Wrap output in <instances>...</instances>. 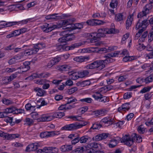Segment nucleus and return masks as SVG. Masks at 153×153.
<instances>
[{
    "label": "nucleus",
    "mask_w": 153,
    "mask_h": 153,
    "mask_svg": "<svg viewBox=\"0 0 153 153\" xmlns=\"http://www.w3.org/2000/svg\"><path fill=\"white\" fill-rule=\"evenodd\" d=\"M88 109V107L85 106L80 108L79 110L80 111L81 113L82 114L86 112Z\"/></svg>",
    "instance_id": "nucleus-62"
},
{
    "label": "nucleus",
    "mask_w": 153,
    "mask_h": 153,
    "mask_svg": "<svg viewBox=\"0 0 153 153\" xmlns=\"http://www.w3.org/2000/svg\"><path fill=\"white\" fill-rule=\"evenodd\" d=\"M79 137L78 135L74 138L73 140L71 141V143L72 145H75L76 143L79 141Z\"/></svg>",
    "instance_id": "nucleus-53"
},
{
    "label": "nucleus",
    "mask_w": 153,
    "mask_h": 153,
    "mask_svg": "<svg viewBox=\"0 0 153 153\" xmlns=\"http://www.w3.org/2000/svg\"><path fill=\"white\" fill-rule=\"evenodd\" d=\"M37 143H32L26 147V151L30 152L36 150L37 149Z\"/></svg>",
    "instance_id": "nucleus-13"
},
{
    "label": "nucleus",
    "mask_w": 153,
    "mask_h": 153,
    "mask_svg": "<svg viewBox=\"0 0 153 153\" xmlns=\"http://www.w3.org/2000/svg\"><path fill=\"white\" fill-rule=\"evenodd\" d=\"M133 59L132 57H130L128 55L126 56L123 59V61L125 62L128 61H132Z\"/></svg>",
    "instance_id": "nucleus-59"
},
{
    "label": "nucleus",
    "mask_w": 153,
    "mask_h": 153,
    "mask_svg": "<svg viewBox=\"0 0 153 153\" xmlns=\"http://www.w3.org/2000/svg\"><path fill=\"white\" fill-rule=\"evenodd\" d=\"M4 120L7 123H9L10 125L13 126L14 125V122H13V118L8 117L7 115V117H5Z\"/></svg>",
    "instance_id": "nucleus-32"
},
{
    "label": "nucleus",
    "mask_w": 153,
    "mask_h": 153,
    "mask_svg": "<svg viewBox=\"0 0 153 153\" xmlns=\"http://www.w3.org/2000/svg\"><path fill=\"white\" fill-rule=\"evenodd\" d=\"M86 57L83 56L76 57L74 58V60L78 62H82L86 59Z\"/></svg>",
    "instance_id": "nucleus-38"
},
{
    "label": "nucleus",
    "mask_w": 153,
    "mask_h": 153,
    "mask_svg": "<svg viewBox=\"0 0 153 153\" xmlns=\"http://www.w3.org/2000/svg\"><path fill=\"white\" fill-rule=\"evenodd\" d=\"M45 25L47 26V30H46V33L50 32L53 30L54 29L58 27L56 25H53L52 26L49 25L48 24H45Z\"/></svg>",
    "instance_id": "nucleus-27"
},
{
    "label": "nucleus",
    "mask_w": 153,
    "mask_h": 153,
    "mask_svg": "<svg viewBox=\"0 0 153 153\" xmlns=\"http://www.w3.org/2000/svg\"><path fill=\"white\" fill-rule=\"evenodd\" d=\"M48 135V131L41 133L40 134V137L42 138L49 137Z\"/></svg>",
    "instance_id": "nucleus-61"
},
{
    "label": "nucleus",
    "mask_w": 153,
    "mask_h": 153,
    "mask_svg": "<svg viewBox=\"0 0 153 153\" xmlns=\"http://www.w3.org/2000/svg\"><path fill=\"white\" fill-rule=\"evenodd\" d=\"M102 127L101 124L100 123V124H94L90 128L89 130V131L92 132V130H99Z\"/></svg>",
    "instance_id": "nucleus-22"
},
{
    "label": "nucleus",
    "mask_w": 153,
    "mask_h": 153,
    "mask_svg": "<svg viewBox=\"0 0 153 153\" xmlns=\"http://www.w3.org/2000/svg\"><path fill=\"white\" fill-rule=\"evenodd\" d=\"M96 94L92 95V96L94 97L95 100H99L100 98L102 96V95L99 92H96Z\"/></svg>",
    "instance_id": "nucleus-45"
},
{
    "label": "nucleus",
    "mask_w": 153,
    "mask_h": 153,
    "mask_svg": "<svg viewBox=\"0 0 153 153\" xmlns=\"http://www.w3.org/2000/svg\"><path fill=\"white\" fill-rule=\"evenodd\" d=\"M72 146L71 145H65L62 146L61 147V150L62 152H67L72 150Z\"/></svg>",
    "instance_id": "nucleus-18"
},
{
    "label": "nucleus",
    "mask_w": 153,
    "mask_h": 153,
    "mask_svg": "<svg viewBox=\"0 0 153 153\" xmlns=\"http://www.w3.org/2000/svg\"><path fill=\"white\" fill-rule=\"evenodd\" d=\"M106 112V110L104 109H100L95 111L94 112V114L96 116L99 115H102L104 114Z\"/></svg>",
    "instance_id": "nucleus-37"
},
{
    "label": "nucleus",
    "mask_w": 153,
    "mask_h": 153,
    "mask_svg": "<svg viewBox=\"0 0 153 153\" xmlns=\"http://www.w3.org/2000/svg\"><path fill=\"white\" fill-rule=\"evenodd\" d=\"M98 144L96 143L93 142L88 144L87 146L89 148H97L98 147Z\"/></svg>",
    "instance_id": "nucleus-41"
},
{
    "label": "nucleus",
    "mask_w": 153,
    "mask_h": 153,
    "mask_svg": "<svg viewBox=\"0 0 153 153\" xmlns=\"http://www.w3.org/2000/svg\"><path fill=\"white\" fill-rule=\"evenodd\" d=\"M62 36V37L59 38L58 41L60 42V44H62L63 45H65L66 44L67 42L71 41L74 40L75 38V36Z\"/></svg>",
    "instance_id": "nucleus-7"
},
{
    "label": "nucleus",
    "mask_w": 153,
    "mask_h": 153,
    "mask_svg": "<svg viewBox=\"0 0 153 153\" xmlns=\"http://www.w3.org/2000/svg\"><path fill=\"white\" fill-rule=\"evenodd\" d=\"M41 45L40 44L35 45L32 48L30 49L25 50L24 53V55H30L36 53L40 48Z\"/></svg>",
    "instance_id": "nucleus-4"
},
{
    "label": "nucleus",
    "mask_w": 153,
    "mask_h": 153,
    "mask_svg": "<svg viewBox=\"0 0 153 153\" xmlns=\"http://www.w3.org/2000/svg\"><path fill=\"white\" fill-rule=\"evenodd\" d=\"M153 80V74H151L148 77L144 79V82L146 83L152 82Z\"/></svg>",
    "instance_id": "nucleus-35"
},
{
    "label": "nucleus",
    "mask_w": 153,
    "mask_h": 153,
    "mask_svg": "<svg viewBox=\"0 0 153 153\" xmlns=\"http://www.w3.org/2000/svg\"><path fill=\"white\" fill-rule=\"evenodd\" d=\"M152 3H150L148 4H146L144 8V9L146 12V13H149V11L152 8L153 6Z\"/></svg>",
    "instance_id": "nucleus-34"
},
{
    "label": "nucleus",
    "mask_w": 153,
    "mask_h": 153,
    "mask_svg": "<svg viewBox=\"0 0 153 153\" xmlns=\"http://www.w3.org/2000/svg\"><path fill=\"white\" fill-rule=\"evenodd\" d=\"M148 41L151 42L153 40V28H152L148 35Z\"/></svg>",
    "instance_id": "nucleus-39"
},
{
    "label": "nucleus",
    "mask_w": 153,
    "mask_h": 153,
    "mask_svg": "<svg viewBox=\"0 0 153 153\" xmlns=\"http://www.w3.org/2000/svg\"><path fill=\"white\" fill-rule=\"evenodd\" d=\"M2 102L3 103L6 105H9L13 103V102L5 98L3 99Z\"/></svg>",
    "instance_id": "nucleus-54"
},
{
    "label": "nucleus",
    "mask_w": 153,
    "mask_h": 153,
    "mask_svg": "<svg viewBox=\"0 0 153 153\" xmlns=\"http://www.w3.org/2000/svg\"><path fill=\"white\" fill-rule=\"evenodd\" d=\"M106 34H115L119 32V30L113 28H106L105 30Z\"/></svg>",
    "instance_id": "nucleus-25"
},
{
    "label": "nucleus",
    "mask_w": 153,
    "mask_h": 153,
    "mask_svg": "<svg viewBox=\"0 0 153 153\" xmlns=\"http://www.w3.org/2000/svg\"><path fill=\"white\" fill-rule=\"evenodd\" d=\"M60 34L62 35L63 36H71L72 37V36H74L73 34H69L68 33V31L67 30H64L62 31Z\"/></svg>",
    "instance_id": "nucleus-48"
},
{
    "label": "nucleus",
    "mask_w": 153,
    "mask_h": 153,
    "mask_svg": "<svg viewBox=\"0 0 153 153\" xmlns=\"http://www.w3.org/2000/svg\"><path fill=\"white\" fill-rule=\"evenodd\" d=\"M118 4V2L117 0H112L110 3V6L113 8H115Z\"/></svg>",
    "instance_id": "nucleus-47"
},
{
    "label": "nucleus",
    "mask_w": 153,
    "mask_h": 153,
    "mask_svg": "<svg viewBox=\"0 0 153 153\" xmlns=\"http://www.w3.org/2000/svg\"><path fill=\"white\" fill-rule=\"evenodd\" d=\"M75 24L72 23L70 24L68 22V25L65 28V29H70L68 30L71 31L75 29ZM65 29V28H64Z\"/></svg>",
    "instance_id": "nucleus-43"
},
{
    "label": "nucleus",
    "mask_w": 153,
    "mask_h": 153,
    "mask_svg": "<svg viewBox=\"0 0 153 153\" xmlns=\"http://www.w3.org/2000/svg\"><path fill=\"white\" fill-rule=\"evenodd\" d=\"M61 58L59 57H56L55 58H53L51 59V60L53 61L54 65H55L59 61L61 60Z\"/></svg>",
    "instance_id": "nucleus-63"
},
{
    "label": "nucleus",
    "mask_w": 153,
    "mask_h": 153,
    "mask_svg": "<svg viewBox=\"0 0 153 153\" xmlns=\"http://www.w3.org/2000/svg\"><path fill=\"white\" fill-rule=\"evenodd\" d=\"M147 14L148 13H146V12L144 9L138 13L137 17L139 19L136 24V28L140 25H142L144 28L145 27H147L149 25L148 20L144 18Z\"/></svg>",
    "instance_id": "nucleus-2"
},
{
    "label": "nucleus",
    "mask_w": 153,
    "mask_h": 153,
    "mask_svg": "<svg viewBox=\"0 0 153 153\" xmlns=\"http://www.w3.org/2000/svg\"><path fill=\"white\" fill-rule=\"evenodd\" d=\"M30 115L33 119H38V114L36 112H32L31 113Z\"/></svg>",
    "instance_id": "nucleus-60"
},
{
    "label": "nucleus",
    "mask_w": 153,
    "mask_h": 153,
    "mask_svg": "<svg viewBox=\"0 0 153 153\" xmlns=\"http://www.w3.org/2000/svg\"><path fill=\"white\" fill-rule=\"evenodd\" d=\"M112 121V120L111 118L105 117L101 120L100 123L101 124L102 126L103 123L107 124V126H108L109 125H111L113 123Z\"/></svg>",
    "instance_id": "nucleus-14"
},
{
    "label": "nucleus",
    "mask_w": 153,
    "mask_h": 153,
    "mask_svg": "<svg viewBox=\"0 0 153 153\" xmlns=\"http://www.w3.org/2000/svg\"><path fill=\"white\" fill-rule=\"evenodd\" d=\"M83 45V43L81 42H79L73 44H72L70 46H67L66 50L68 51L74 49L75 48H77L79 46H82Z\"/></svg>",
    "instance_id": "nucleus-19"
},
{
    "label": "nucleus",
    "mask_w": 153,
    "mask_h": 153,
    "mask_svg": "<svg viewBox=\"0 0 153 153\" xmlns=\"http://www.w3.org/2000/svg\"><path fill=\"white\" fill-rule=\"evenodd\" d=\"M115 19L117 22H120L125 19V17L122 13H118L116 15Z\"/></svg>",
    "instance_id": "nucleus-24"
},
{
    "label": "nucleus",
    "mask_w": 153,
    "mask_h": 153,
    "mask_svg": "<svg viewBox=\"0 0 153 153\" xmlns=\"http://www.w3.org/2000/svg\"><path fill=\"white\" fill-rule=\"evenodd\" d=\"M133 135V139H134V138L135 139L136 138L137 141L138 142V143H140L142 141V138L141 136L138 135L136 133H134Z\"/></svg>",
    "instance_id": "nucleus-40"
},
{
    "label": "nucleus",
    "mask_w": 153,
    "mask_h": 153,
    "mask_svg": "<svg viewBox=\"0 0 153 153\" xmlns=\"http://www.w3.org/2000/svg\"><path fill=\"white\" fill-rule=\"evenodd\" d=\"M77 101L76 99L74 97H69L68 98V101L67 102V104H69Z\"/></svg>",
    "instance_id": "nucleus-44"
},
{
    "label": "nucleus",
    "mask_w": 153,
    "mask_h": 153,
    "mask_svg": "<svg viewBox=\"0 0 153 153\" xmlns=\"http://www.w3.org/2000/svg\"><path fill=\"white\" fill-rule=\"evenodd\" d=\"M132 16L130 15L128 17L126 21V27L127 29H128L131 25L132 22L133 20Z\"/></svg>",
    "instance_id": "nucleus-20"
},
{
    "label": "nucleus",
    "mask_w": 153,
    "mask_h": 153,
    "mask_svg": "<svg viewBox=\"0 0 153 153\" xmlns=\"http://www.w3.org/2000/svg\"><path fill=\"white\" fill-rule=\"evenodd\" d=\"M106 61L103 60H97L85 66L84 68L87 69H93L97 68L101 70L105 67L107 64Z\"/></svg>",
    "instance_id": "nucleus-1"
},
{
    "label": "nucleus",
    "mask_w": 153,
    "mask_h": 153,
    "mask_svg": "<svg viewBox=\"0 0 153 153\" xmlns=\"http://www.w3.org/2000/svg\"><path fill=\"white\" fill-rule=\"evenodd\" d=\"M118 141L115 139H112L111 140L110 143L109 145V147L111 148L114 147L117 144Z\"/></svg>",
    "instance_id": "nucleus-36"
},
{
    "label": "nucleus",
    "mask_w": 153,
    "mask_h": 153,
    "mask_svg": "<svg viewBox=\"0 0 153 153\" xmlns=\"http://www.w3.org/2000/svg\"><path fill=\"white\" fill-rule=\"evenodd\" d=\"M79 142L81 143H85L91 140V138L88 136H83L79 138Z\"/></svg>",
    "instance_id": "nucleus-26"
},
{
    "label": "nucleus",
    "mask_w": 153,
    "mask_h": 153,
    "mask_svg": "<svg viewBox=\"0 0 153 153\" xmlns=\"http://www.w3.org/2000/svg\"><path fill=\"white\" fill-rule=\"evenodd\" d=\"M21 33L19 30H16L10 33V34L7 35L6 37L7 38H10L11 37H15L20 35Z\"/></svg>",
    "instance_id": "nucleus-15"
},
{
    "label": "nucleus",
    "mask_w": 153,
    "mask_h": 153,
    "mask_svg": "<svg viewBox=\"0 0 153 153\" xmlns=\"http://www.w3.org/2000/svg\"><path fill=\"white\" fill-rule=\"evenodd\" d=\"M119 51H115L114 53H108L104 56V57L105 58V60L106 61L107 64L114 62L115 60L112 58V57H116L119 55Z\"/></svg>",
    "instance_id": "nucleus-5"
},
{
    "label": "nucleus",
    "mask_w": 153,
    "mask_h": 153,
    "mask_svg": "<svg viewBox=\"0 0 153 153\" xmlns=\"http://www.w3.org/2000/svg\"><path fill=\"white\" fill-rule=\"evenodd\" d=\"M44 153H56L58 151V149L56 147H45L43 148Z\"/></svg>",
    "instance_id": "nucleus-10"
},
{
    "label": "nucleus",
    "mask_w": 153,
    "mask_h": 153,
    "mask_svg": "<svg viewBox=\"0 0 153 153\" xmlns=\"http://www.w3.org/2000/svg\"><path fill=\"white\" fill-rule=\"evenodd\" d=\"M34 91L36 92H37V95L39 96H42L46 93L45 91L44 90L41 88L36 87L34 88Z\"/></svg>",
    "instance_id": "nucleus-16"
},
{
    "label": "nucleus",
    "mask_w": 153,
    "mask_h": 153,
    "mask_svg": "<svg viewBox=\"0 0 153 153\" xmlns=\"http://www.w3.org/2000/svg\"><path fill=\"white\" fill-rule=\"evenodd\" d=\"M18 57H15L10 59L8 61V63L10 65H12L15 64L16 63L19 62L18 60Z\"/></svg>",
    "instance_id": "nucleus-31"
},
{
    "label": "nucleus",
    "mask_w": 153,
    "mask_h": 153,
    "mask_svg": "<svg viewBox=\"0 0 153 153\" xmlns=\"http://www.w3.org/2000/svg\"><path fill=\"white\" fill-rule=\"evenodd\" d=\"M64 115L65 114L64 112H57L55 113L53 116V118L55 117L60 118L64 116Z\"/></svg>",
    "instance_id": "nucleus-33"
},
{
    "label": "nucleus",
    "mask_w": 153,
    "mask_h": 153,
    "mask_svg": "<svg viewBox=\"0 0 153 153\" xmlns=\"http://www.w3.org/2000/svg\"><path fill=\"white\" fill-rule=\"evenodd\" d=\"M145 46L143 44L139 43L137 45V49L140 51H141L145 49Z\"/></svg>",
    "instance_id": "nucleus-50"
},
{
    "label": "nucleus",
    "mask_w": 153,
    "mask_h": 153,
    "mask_svg": "<svg viewBox=\"0 0 153 153\" xmlns=\"http://www.w3.org/2000/svg\"><path fill=\"white\" fill-rule=\"evenodd\" d=\"M19 135L18 134H7L6 139L7 140H12L19 137Z\"/></svg>",
    "instance_id": "nucleus-29"
},
{
    "label": "nucleus",
    "mask_w": 153,
    "mask_h": 153,
    "mask_svg": "<svg viewBox=\"0 0 153 153\" xmlns=\"http://www.w3.org/2000/svg\"><path fill=\"white\" fill-rule=\"evenodd\" d=\"M69 77L70 79L75 80L79 78V72L71 71L68 72Z\"/></svg>",
    "instance_id": "nucleus-11"
},
{
    "label": "nucleus",
    "mask_w": 153,
    "mask_h": 153,
    "mask_svg": "<svg viewBox=\"0 0 153 153\" xmlns=\"http://www.w3.org/2000/svg\"><path fill=\"white\" fill-rule=\"evenodd\" d=\"M83 147H82L81 148H77L74 150L73 152H75V153H81L83 151Z\"/></svg>",
    "instance_id": "nucleus-64"
},
{
    "label": "nucleus",
    "mask_w": 153,
    "mask_h": 153,
    "mask_svg": "<svg viewBox=\"0 0 153 153\" xmlns=\"http://www.w3.org/2000/svg\"><path fill=\"white\" fill-rule=\"evenodd\" d=\"M147 27H145L144 28L143 27L142 25H140L139 27L136 28V25L135 29L137 30L139 29L138 33H137L136 34V36L137 37H140L141 33L146 30Z\"/></svg>",
    "instance_id": "nucleus-17"
},
{
    "label": "nucleus",
    "mask_w": 153,
    "mask_h": 153,
    "mask_svg": "<svg viewBox=\"0 0 153 153\" xmlns=\"http://www.w3.org/2000/svg\"><path fill=\"white\" fill-rule=\"evenodd\" d=\"M151 88V87L149 86H147L144 87L142 90L140 91L141 93H144L150 91Z\"/></svg>",
    "instance_id": "nucleus-51"
},
{
    "label": "nucleus",
    "mask_w": 153,
    "mask_h": 153,
    "mask_svg": "<svg viewBox=\"0 0 153 153\" xmlns=\"http://www.w3.org/2000/svg\"><path fill=\"white\" fill-rule=\"evenodd\" d=\"M77 88L75 87L68 89L67 91V92L69 94H71L77 91Z\"/></svg>",
    "instance_id": "nucleus-49"
},
{
    "label": "nucleus",
    "mask_w": 153,
    "mask_h": 153,
    "mask_svg": "<svg viewBox=\"0 0 153 153\" xmlns=\"http://www.w3.org/2000/svg\"><path fill=\"white\" fill-rule=\"evenodd\" d=\"M129 103H126L123 104L122 105L123 108L124 109V111H126V110L128 111L130 108V107L129 106Z\"/></svg>",
    "instance_id": "nucleus-56"
},
{
    "label": "nucleus",
    "mask_w": 153,
    "mask_h": 153,
    "mask_svg": "<svg viewBox=\"0 0 153 153\" xmlns=\"http://www.w3.org/2000/svg\"><path fill=\"white\" fill-rule=\"evenodd\" d=\"M132 96V93L130 92L126 93L123 96V98L125 99H127L131 98Z\"/></svg>",
    "instance_id": "nucleus-55"
},
{
    "label": "nucleus",
    "mask_w": 153,
    "mask_h": 153,
    "mask_svg": "<svg viewBox=\"0 0 153 153\" xmlns=\"http://www.w3.org/2000/svg\"><path fill=\"white\" fill-rule=\"evenodd\" d=\"M86 23L88 25H95V19L88 20L86 22Z\"/></svg>",
    "instance_id": "nucleus-57"
},
{
    "label": "nucleus",
    "mask_w": 153,
    "mask_h": 153,
    "mask_svg": "<svg viewBox=\"0 0 153 153\" xmlns=\"http://www.w3.org/2000/svg\"><path fill=\"white\" fill-rule=\"evenodd\" d=\"M2 84H7L9 82H10L8 76H6L4 77L1 80Z\"/></svg>",
    "instance_id": "nucleus-46"
},
{
    "label": "nucleus",
    "mask_w": 153,
    "mask_h": 153,
    "mask_svg": "<svg viewBox=\"0 0 153 153\" xmlns=\"http://www.w3.org/2000/svg\"><path fill=\"white\" fill-rule=\"evenodd\" d=\"M92 100L90 98H86L81 99L79 100V101L82 102H85L86 103H90L91 102Z\"/></svg>",
    "instance_id": "nucleus-42"
},
{
    "label": "nucleus",
    "mask_w": 153,
    "mask_h": 153,
    "mask_svg": "<svg viewBox=\"0 0 153 153\" xmlns=\"http://www.w3.org/2000/svg\"><path fill=\"white\" fill-rule=\"evenodd\" d=\"M79 78H83L88 75L89 71L87 70H84L79 72Z\"/></svg>",
    "instance_id": "nucleus-23"
},
{
    "label": "nucleus",
    "mask_w": 153,
    "mask_h": 153,
    "mask_svg": "<svg viewBox=\"0 0 153 153\" xmlns=\"http://www.w3.org/2000/svg\"><path fill=\"white\" fill-rule=\"evenodd\" d=\"M90 35L92 37L91 41V42H95L96 40H97L100 37H104L105 36V34L100 33H90Z\"/></svg>",
    "instance_id": "nucleus-8"
},
{
    "label": "nucleus",
    "mask_w": 153,
    "mask_h": 153,
    "mask_svg": "<svg viewBox=\"0 0 153 153\" xmlns=\"http://www.w3.org/2000/svg\"><path fill=\"white\" fill-rule=\"evenodd\" d=\"M16 108L12 107L6 108L4 111L6 114V115H7V114L9 113H13V114H15L14 112Z\"/></svg>",
    "instance_id": "nucleus-28"
},
{
    "label": "nucleus",
    "mask_w": 153,
    "mask_h": 153,
    "mask_svg": "<svg viewBox=\"0 0 153 153\" xmlns=\"http://www.w3.org/2000/svg\"><path fill=\"white\" fill-rule=\"evenodd\" d=\"M121 142L122 143H123L127 145L130 146L133 143V140L129 135H126L121 140Z\"/></svg>",
    "instance_id": "nucleus-6"
},
{
    "label": "nucleus",
    "mask_w": 153,
    "mask_h": 153,
    "mask_svg": "<svg viewBox=\"0 0 153 153\" xmlns=\"http://www.w3.org/2000/svg\"><path fill=\"white\" fill-rule=\"evenodd\" d=\"M28 62H25V63H23V65L17 68L18 69H22L20 72H19V73H22L26 72L30 69V67L28 65Z\"/></svg>",
    "instance_id": "nucleus-12"
},
{
    "label": "nucleus",
    "mask_w": 153,
    "mask_h": 153,
    "mask_svg": "<svg viewBox=\"0 0 153 153\" xmlns=\"http://www.w3.org/2000/svg\"><path fill=\"white\" fill-rule=\"evenodd\" d=\"M25 120L26 124L29 126L32 125L34 122L32 119L29 118H26Z\"/></svg>",
    "instance_id": "nucleus-52"
},
{
    "label": "nucleus",
    "mask_w": 153,
    "mask_h": 153,
    "mask_svg": "<svg viewBox=\"0 0 153 153\" xmlns=\"http://www.w3.org/2000/svg\"><path fill=\"white\" fill-rule=\"evenodd\" d=\"M87 124L86 122H83L82 123H75L67 124L62 128V130H65L68 131H73L78 128H80Z\"/></svg>",
    "instance_id": "nucleus-3"
},
{
    "label": "nucleus",
    "mask_w": 153,
    "mask_h": 153,
    "mask_svg": "<svg viewBox=\"0 0 153 153\" xmlns=\"http://www.w3.org/2000/svg\"><path fill=\"white\" fill-rule=\"evenodd\" d=\"M56 49L57 51H67L66 50L67 46L63 45L61 44H58L56 45Z\"/></svg>",
    "instance_id": "nucleus-21"
},
{
    "label": "nucleus",
    "mask_w": 153,
    "mask_h": 153,
    "mask_svg": "<svg viewBox=\"0 0 153 153\" xmlns=\"http://www.w3.org/2000/svg\"><path fill=\"white\" fill-rule=\"evenodd\" d=\"M71 67L67 65L60 66V69L62 71H69L71 70Z\"/></svg>",
    "instance_id": "nucleus-30"
},
{
    "label": "nucleus",
    "mask_w": 153,
    "mask_h": 153,
    "mask_svg": "<svg viewBox=\"0 0 153 153\" xmlns=\"http://www.w3.org/2000/svg\"><path fill=\"white\" fill-rule=\"evenodd\" d=\"M53 119V116H50L48 114H43L41 117L37 119L38 122L49 121Z\"/></svg>",
    "instance_id": "nucleus-9"
},
{
    "label": "nucleus",
    "mask_w": 153,
    "mask_h": 153,
    "mask_svg": "<svg viewBox=\"0 0 153 153\" xmlns=\"http://www.w3.org/2000/svg\"><path fill=\"white\" fill-rule=\"evenodd\" d=\"M76 103H74L71 105H68L69 104H67V103L65 104L66 105V109H71L72 108H73L76 107L75 105V104Z\"/></svg>",
    "instance_id": "nucleus-58"
}]
</instances>
